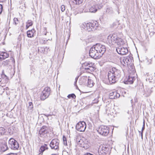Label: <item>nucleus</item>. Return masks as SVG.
I'll return each mask as SVG.
<instances>
[{
  "instance_id": "f257e3e1",
  "label": "nucleus",
  "mask_w": 155,
  "mask_h": 155,
  "mask_svg": "<svg viewBox=\"0 0 155 155\" xmlns=\"http://www.w3.org/2000/svg\"><path fill=\"white\" fill-rule=\"evenodd\" d=\"M120 76V71L116 68H113L108 72V78L110 84L115 83Z\"/></svg>"
},
{
  "instance_id": "f03ea898",
  "label": "nucleus",
  "mask_w": 155,
  "mask_h": 155,
  "mask_svg": "<svg viewBox=\"0 0 155 155\" xmlns=\"http://www.w3.org/2000/svg\"><path fill=\"white\" fill-rule=\"evenodd\" d=\"M107 42L110 45L116 44L118 46L123 45L124 41L122 38L118 37L115 34L109 35L107 38Z\"/></svg>"
},
{
  "instance_id": "7ed1b4c3",
  "label": "nucleus",
  "mask_w": 155,
  "mask_h": 155,
  "mask_svg": "<svg viewBox=\"0 0 155 155\" xmlns=\"http://www.w3.org/2000/svg\"><path fill=\"white\" fill-rule=\"evenodd\" d=\"M89 54L90 56L94 59H99L101 58L94 45L90 48Z\"/></svg>"
},
{
  "instance_id": "20e7f679",
  "label": "nucleus",
  "mask_w": 155,
  "mask_h": 155,
  "mask_svg": "<svg viewBox=\"0 0 155 155\" xmlns=\"http://www.w3.org/2000/svg\"><path fill=\"white\" fill-rule=\"evenodd\" d=\"M97 131L99 134L105 136H107L109 132V128L104 125L101 126Z\"/></svg>"
},
{
  "instance_id": "39448f33",
  "label": "nucleus",
  "mask_w": 155,
  "mask_h": 155,
  "mask_svg": "<svg viewBox=\"0 0 155 155\" xmlns=\"http://www.w3.org/2000/svg\"><path fill=\"white\" fill-rule=\"evenodd\" d=\"M50 87H45L42 91L41 96V99L42 100H44L47 98L50 94Z\"/></svg>"
},
{
  "instance_id": "423d86ee",
  "label": "nucleus",
  "mask_w": 155,
  "mask_h": 155,
  "mask_svg": "<svg viewBox=\"0 0 155 155\" xmlns=\"http://www.w3.org/2000/svg\"><path fill=\"white\" fill-rule=\"evenodd\" d=\"M94 46L101 57L106 51L105 46L100 44H97Z\"/></svg>"
},
{
  "instance_id": "0eeeda50",
  "label": "nucleus",
  "mask_w": 155,
  "mask_h": 155,
  "mask_svg": "<svg viewBox=\"0 0 155 155\" xmlns=\"http://www.w3.org/2000/svg\"><path fill=\"white\" fill-rule=\"evenodd\" d=\"M8 143L10 148L14 150H18L19 147L18 143L13 138H10L8 141Z\"/></svg>"
},
{
  "instance_id": "6e6552de",
  "label": "nucleus",
  "mask_w": 155,
  "mask_h": 155,
  "mask_svg": "<svg viewBox=\"0 0 155 155\" xmlns=\"http://www.w3.org/2000/svg\"><path fill=\"white\" fill-rule=\"evenodd\" d=\"M86 127V124L84 121H80L77 124L76 126V129L80 132L84 131Z\"/></svg>"
},
{
  "instance_id": "1a4fd4ad",
  "label": "nucleus",
  "mask_w": 155,
  "mask_h": 155,
  "mask_svg": "<svg viewBox=\"0 0 155 155\" xmlns=\"http://www.w3.org/2000/svg\"><path fill=\"white\" fill-rule=\"evenodd\" d=\"M108 151V148L103 145H101L99 148L97 155H106Z\"/></svg>"
},
{
  "instance_id": "9d476101",
  "label": "nucleus",
  "mask_w": 155,
  "mask_h": 155,
  "mask_svg": "<svg viewBox=\"0 0 155 155\" xmlns=\"http://www.w3.org/2000/svg\"><path fill=\"white\" fill-rule=\"evenodd\" d=\"M59 144V140L57 139H53L51 142L50 146L52 149L55 150L58 149Z\"/></svg>"
},
{
  "instance_id": "9b49d317",
  "label": "nucleus",
  "mask_w": 155,
  "mask_h": 155,
  "mask_svg": "<svg viewBox=\"0 0 155 155\" xmlns=\"http://www.w3.org/2000/svg\"><path fill=\"white\" fill-rule=\"evenodd\" d=\"M48 129L47 127L45 126H43L39 131V136L43 138L45 137L47 135V134L48 133L47 130Z\"/></svg>"
},
{
  "instance_id": "f8f14e48",
  "label": "nucleus",
  "mask_w": 155,
  "mask_h": 155,
  "mask_svg": "<svg viewBox=\"0 0 155 155\" xmlns=\"http://www.w3.org/2000/svg\"><path fill=\"white\" fill-rule=\"evenodd\" d=\"M132 57L130 56H127L126 57L120 58V62L123 66H125L129 64L132 62Z\"/></svg>"
},
{
  "instance_id": "ddd939ff",
  "label": "nucleus",
  "mask_w": 155,
  "mask_h": 155,
  "mask_svg": "<svg viewBox=\"0 0 155 155\" xmlns=\"http://www.w3.org/2000/svg\"><path fill=\"white\" fill-rule=\"evenodd\" d=\"M116 50L118 54L122 55L126 54L128 52V50L126 48L119 47L117 48Z\"/></svg>"
},
{
  "instance_id": "4468645a",
  "label": "nucleus",
  "mask_w": 155,
  "mask_h": 155,
  "mask_svg": "<svg viewBox=\"0 0 155 155\" xmlns=\"http://www.w3.org/2000/svg\"><path fill=\"white\" fill-rule=\"evenodd\" d=\"M135 79V77L129 75L127 78L124 81V82L125 84H131L133 83Z\"/></svg>"
},
{
  "instance_id": "2eb2a0df",
  "label": "nucleus",
  "mask_w": 155,
  "mask_h": 155,
  "mask_svg": "<svg viewBox=\"0 0 155 155\" xmlns=\"http://www.w3.org/2000/svg\"><path fill=\"white\" fill-rule=\"evenodd\" d=\"M110 99H114L119 98L120 97V94L116 91L112 92L110 93L109 95Z\"/></svg>"
},
{
  "instance_id": "dca6fc26",
  "label": "nucleus",
  "mask_w": 155,
  "mask_h": 155,
  "mask_svg": "<svg viewBox=\"0 0 155 155\" xmlns=\"http://www.w3.org/2000/svg\"><path fill=\"white\" fill-rule=\"evenodd\" d=\"M82 79L87 80V85L88 87H91L93 86L94 84L93 82L91 79L89 78V77H84Z\"/></svg>"
},
{
  "instance_id": "f3484780",
  "label": "nucleus",
  "mask_w": 155,
  "mask_h": 155,
  "mask_svg": "<svg viewBox=\"0 0 155 155\" xmlns=\"http://www.w3.org/2000/svg\"><path fill=\"white\" fill-rule=\"evenodd\" d=\"M102 8V6L99 5H90L89 6V10H99Z\"/></svg>"
},
{
  "instance_id": "a211bd4d",
  "label": "nucleus",
  "mask_w": 155,
  "mask_h": 155,
  "mask_svg": "<svg viewBox=\"0 0 155 155\" xmlns=\"http://www.w3.org/2000/svg\"><path fill=\"white\" fill-rule=\"evenodd\" d=\"M91 24H90L91 26V28L92 29V31H93L94 29H96L98 26V24L97 21H92L91 22Z\"/></svg>"
},
{
  "instance_id": "6ab92c4d",
  "label": "nucleus",
  "mask_w": 155,
  "mask_h": 155,
  "mask_svg": "<svg viewBox=\"0 0 155 155\" xmlns=\"http://www.w3.org/2000/svg\"><path fill=\"white\" fill-rule=\"evenodd\" d=\"M35 32V30L33 29L31 30H29L27 32V35L28 37L31 38L34 36V33Z\"/></svg>"
},
{
  "instance_id": "aec40b11",
  "label": "nucleus",
  "mask_w": 155,
  "mask_h": 155,
  "mask_svg": "<svg viewBox=\"0 0 155 155\" xmlns=\"http://www.w3.org/2000/svg\"><path fill=\"white\" fill-rule=\"evenodd\" d=\"M153 76L152 74H147L146 77V80L149 82H152L153 81Z\"/></svg>"
},
{
  "instance_id": "412c9836",
  "label": "nucleus",
  "mask_w": 155,
  "mask_h": 155,
  "mask_svg": "<svg viewBox=\"0 0 155 155\" xmlns=\"http://www.w3.org/2000/svg\"><path fill=\"white\" fill-rule=\"evenodd\" d=\"M48 149L47 147V145L45 144L43 146H41L39 149V151L42 153L45 150H47Z\"/></svg>"
},
{
  "instance_id": "4be33fe9",
  "label": "nucleus",
  "mask_w": 155,
  "mask_h": 155,
  "mask_svg": "<svg viewBox=\"0 0 155 155\" xmlns=\"http://www.w3.org/2000/svg\"><path fill=\"white\" fill-rule=\"evenodd\" d=\"M8 149L6 144L4 143L1 147V150L2 152H5Z\"/></svg>"
},
{
  "instance_id": "5701e85b",
  "label": "nucleus",
  "mask_w": 155,
  "mask_h": 155,
  "mask_svg": "<svg viewBox=\"0 0 155 155\" xmlns=\"http://www.w3.org/2000/svg\"><path fill=\"white\" fill-rule=\"evenodd\" d=\"M152 92V91L150 89H148L147 92H145L144 95L146 97H149Z\"/></svg>"
},
{
  "instance_id": "b1692460",
  "label": "nucleus",
  "mask_w": 155,
  "mask_h": 155,
  "mask_svg": "<svg viewBox=\"0 0 155 155\" xmlns=\"http://www.w3.org/2000/svg\"><path fill=\"white\" fill-rule=\"evenodd\" d=\"M33 106L32 104V103L31 102H30L29 103V105L28 106V109L30 110V112L32 113L33 111Z\"/></svg>"
},
{
  "instance_id": "393cba45",
  "label": "nucleus",
  "mask_w": 155,
  "mask_h": 155,
  "mask_svg": "<svg viewBox=\"0 0 155 155\" xmlns=\"http://www.w3.org/2000/svg\"><path fill=\"white\" fill-rule=\"evenodd\" d=\"M91 24V22H89L88 23H87V28L86 29L88 31H92V29L91 28V26L90 25Z\"/></svg>"
},
{
  "instance_id": "a878e982",
  "label": "nucleus",
  "mask_w": 155,
  "mask_h": 155,
  "mask_svg": "<svg viewBox=\"0 0 155 155\" xmlns=\"http://www.w3.org/2000/svg\"><path fill=\"white\" fill-rule=\"evenodd\" d=\"M0 54L2 55V57L4 60L8 57V54L6 52L1 53Z\"/></svg>"
},
{
  "instance_id": "bb28decb",
  "label": "nucleus",
  "mask_w": 155,
  "mask_h": 155,
  "mask_svg": "<svg viewBox=\"0 0 155 155\" xmlns=\"http://www.w3.org/2000/svg\"><path fill=\"white\" fill-rule=\"evenodd\" d=\"M94 67H92V65H91V66H90L89 67H87L85 68V69L87 71H94L95 70Z\"/></svg>"
},
{
  "instance_id": "cd10ccee",
  "label": "nucleus",
  "mask_w": 155,
  "mask_h": 155,
  "mask_svg": "<svg viewBox=\"0 0 155 155\" xmlns=\"http://www.w3.org/2000/svg\"><path fill=\"white\" fill-rule=\"evenodd\" d=\"M32 25V22L31 20H28L26 23V27L27 28H28L30 26H31Z\"/></svg>"
},
{
  "instance_id": "c85d7f7f",
  "label": "nucleus",
  "mask_w": 155,
  "mask_h": 155,
  "mask_svg": "<svg viewBox=\"0 0 155 155\" xmlns=\"http://www.w3.org/2000/svg\"><path fill=\"white\" fill-rule=\"evenodd\" d=\"M5 133V130L3 127H0V136L4 134Z\"/></svg>"
},
{
  "instance_id": "c756f323",
  "label": "nucleus",
  "mask_w": 155,
  "mask_h": 155,
  "mask_svg": "<svg viewBox=\"0 0 155 155\" xmlns=\"http://www.w3.org/2000/svg\"><path fill=\"white\" fill-rule=\"evenodd\" d=\"M83 0H75L74 1H73V3L76 5L80 4L81 3L83 2Z\"/></svg>"
},
{
  "instance_id": "7c9ffc66",
  "label": "nucleus",
  "mask_w": 155,
  "mask_h": 155,
  "mask_svg": "<svg viewBox=\"0 0 155 155\" xmlns=\"http://www.w3.org/2000/svg\"><path fill=\"white\" fill-rule=\"evenodd\" d=\"M76 142L78 143V144L80 146H82V143H83V140H80L78 138H77L76 139Z\"/></svg>"
},
{
  "instance_id": "2f4dec72",
  "label": "nucleus",
  "mask_w": 155,
  "mask_h": 155,
  "mask_svg": "<svg viewBox=\"0 0 155 155\" xmlns=\"http://www.w3.org/2000/svg\"><path fill=\"white\" fill-rule=\"evenodd\" d=\"M76 96L74 94H69L67 96V97L68 98H72L73 99H75L76 98Z\"/></svg>"
},
{
  "instance_id": "473e14b6",
  "label": "nucleus",
  "mask_w": 155,
  "mask_h": 155,
  "mask_svg": "<svg viewBox=\"0 0 155 155\" xmlns=\"http://www.w3.org/2000/svg\"><path fill=\"white\" fill-rule=\"evenodd\" d=\"M45 50V48L43 47H40L38 48V51L39 52L43 53Z\"/></svg>"
},
{
  "instance_id": "72a5a7b5",
  "label": "nucleus",
  "mask_w": 155,
  "mask_h": 155,
  "mask_svg": "<svg viewBox=\"0 0 155 155\" xmlns=\"http://www.w3.org/2000/svg\"><path fill=\"white\" fill-rule=\"evenodd\" d=\"M14 23L15 25H16L18 24L19 23L18 19L17 18H14L13 19Z\"/></svg>"
},
{
  "instance_id": "f704fd0d",
  "label": "nucleus",
  "mask_w": 155,
  "mask_h": 155,
  "mask_svg": "<svg viewBox=\"0 0 155 155\" xmlns=\"http://www.w3.org/2000/svg\"><path fill=\"white\" fill-rule=\"evenodd\" d=\"M63 140L64 144L65 145H67V142L66 138L64 136H63Z\"/></svg>"
},
{
  "instance_id": "c9c22d12",
  "label": "nucleus",
  "mask_w": 155,
  "mask_h": 155,
  "mask_svg": "<svg viewBox=\"0 0 155 155\" xmlns=\"http://www.w3.org/2000/svg\"><path fill=\"white\" fill-rule=\"evenodd\" d=\"M81 26L83 29H86L87 23H83L82 24Z\"/></svg>"
},
{
  "instance_id": "e433bc0d",
  "label": "nucleus",
  "mask_w": 155,
  "mask_h": 155,
  "mask_svg": "<svg viewBox=\"0 0 155 155\" xmlns=\"http://www.w3.org/2000/svg\"><path fill=\"white\" fill-rule=\"evenodd\" d=\"M83 12V11H81L80 10H76L74 12V14L75 15H76L78 13H82Z\"/></svg>"
},
{
  "instance_id": "4c0bfd02",
  "label": "nucleus",
  "mask_w": 155,
  "mask_h": 155,
  "mask_svg": "<svg viewBox=\"0 0 155 155\" xmlns=\"http://www.w3.org/2000/svg\"><path fill=\"white\" fill-rule=\"evenodd\" d=\"M61 10H65V6L64 5H62L61 6Z\"/></svg>"
},
{
  "instance_id": "58836bf2",
  "label": "nucleus",
  "mask_w": 155,
  "mask_h": 155,
  "mask_svg": "<svg viewBox=\"0 0 155 155\" xmlns=\"http://www.w3.org/2000/svg\"><path fill=\"white\" fill-rule=\"evenodd\" d=\"M144 128H145V125H143V127H142V132L141 133V135H142H142H143V130H144Z\"/></svg>"
},
{
  "instance_id": "ea45409f",
  "label": "nucleus",
  "mask_w": 155,
  "mask_h": 155,
  "mask_svg": "<svg viewBox=\"0 0 155 155\" xmlns=\"http://www.w3.org/2000/svg\"><path fill=\"white\" fill-rule=\"evenodd\" d=\"M97 10H93V11H89V12H91V13H95L97 11ZM88 12V11H86L85 10L84 11V12Z\"/></svg>"
},
{
  "instance_id": "a19ab883",
  "label": "nucleus",
  "mask_w": 155,
  "mask_h": 155,
  "mask_svg": "<svg viewBox=\"0 0 155 155\" xmlns=\"http://www.w3.org/2000/svg\"><path fill=\"white\" fill-rule=\"evenodd\" d=\"M2 75L5 76V77H7L6 75L4 73V71L3 70L2 71Z\"/></svg>"
},
{
  "instance_id": "79ce46f5",
  "label": "nucleus",
  "mask_w": 155,
  "mask_h": 155,
  "mask_svg": "<svg viewBox=\"0 0 155 155\" xmlns=\"http://www.w3.org/2000/svg\"><path fill=\"white\" fill-rule=\"evenodd\" d=\"M88 65L89 67V66H91V65H92V67H93V66H94V64H93L92 63H88Z\"/></svg>"
},
{
  "instance_id": "37998d69",
  "label": "nucleus",
  "mask_w": 155,
  "mask_h": 155,
  "mask_svg": "<svg viewBox=\"0 0 155 155\" xmlns=\"http://www.w3.org/2000/svg\"><path fill=\"white\" fill-rule=\"evenodd\" d=\"M84 155H93L91 154L90 153H87L85 154H84Z\"/></svg>"
},
{
  "instance_id": "c03bdc74",
  "label": "nucleus",
  "mask_w": 155,
  "mask_h": 155,
  "mask_svg": "<svg viewBox=\"0 0 155 155\" xmlns=\"http://www.w3.org/2000/svg\"><path fill=\"white\" fill-rule=\"evenodd\" d=\"M3 7L2 5L0 4V10H2Z\"/></svg>"
},
{
  "instance_id": "a18cd8bd",
  "label": "nucleus",
  "mask_w": 155,
  "mask_h": 155,
  "mask_svg": "<svg viewBox=\"0 0 155 155\" xmlns=\"http://www.w3.org/2000/svg\"><path fill=\"white\" fill-rule=\"evenodd\" d=\"M5 0H0V2H3Z\"/></svg>"
},
{
  "instance_id": "49530a36",
  "label": "nucleus",
  "mask_w": 155,
  "mask_h": 155,
  "mask_svg": "<svg viewBox=\"0 0 155 155\" xmlns=\"http://www.w3.org/2000/svg\"><path fill=\"white\" fill-rule=\"evenodd\" d=\"M77 80H78V78H76L75 79V80L76 81V82H77Z\"/></svg>"
},
{
  "instance_id": "de8ad7c7",
  "label": "nucleus",
  "mask_w": 155,
  "mask_h": 155,
  "mask_svg": "<svg viewBox=\"0 0 155 155\" xmlns=\"http://www.w3.org/2000/svg\"><path fill=\"white\" fill-rule=\"evenodd\" d=\"M143 125H145V120H143Z\"/></svg>"
},
{
  "instance_id": "09e8293b",
  "label": "nucleus",
  "mask_w": 155,
  "mask_h": 155,
  "mask_svg": "<svg viewBox=\"0 0 155 155\" xmlns=\"http://www.w3.org/2000/svg\"><path fill=\"white\" fill-rule=\"evenodd\" d=\"M2 10H0V14H1L2 12Z\"/></svg>"
},
{
  "instance_id": "8fccbe9b",
  "label": "nucleus",
  "mask_w": 155,
  "mask_h": 155,
  "mask_svg": "<svg viewBox=\"0 0 155 155\" xmlns=\"http://www.w3.org/2000/svg\"><path fill=\"white\" fill-rule=\"evenodd\" d=\"M12 154H13V153H10V154H8L7 155H12Z\"/></svg>"
},
{
  "instance_id": "3c124183",
  "label": "nucleus",
  "mask_w": 155,
  "mask_h": 155,
  "mask_svg": "<svg viewBox=\"0 0 155 155\" xmlns=\"http://www.w3.org/2000/svg\"><path fill=\"white\" fill-rule=\"evenodd\" d=\"M49 116H51V114H48L47 115V117Z\"/></svg>"
},
{
  "instance_id": "603ef678",
  "label": "nucleus",
  "mask_w": 155,
  "mask_h": 155,
  "mask_svg": "<svg viewBox=\"0 0 155 155\" xmlns=\"http://www.w3.org/2000/svg\"><path fill=\"white\" fill-rule=\"evenodd\" d=\"M51 155H57V154H52Z\"/></svg>"
},
{
  "instance_id": "864d4df0",
  "label": "nucleus",
  "mask_w": 155,
  "mask_h": 155,
  "mask_svg": "<svg viewBox=\"0 0 155 155\" xmlns=\"http://www.w3.org/2000/svg\"><path fill=\"white\" fill-rule=\"evenodd\" d=\"M77 82H76V81H75L74 82V85H75V84H76Z\"/></svg>"
},
{
  "instance_id": "5fc2aeb1",
  "label": "nucleus",
  "mask_w": 155,
  "mask_h": 155,
  "mask_svg": "<svg viewBox=\"0 0 155 155\" xmlns=\"http://www.w3.org/2000/svg\"><path fill=\"white\" fill-rule=\"evenodd\" d=\"M12 71V70H10V69H8V71Z\"/></svg>"
},
{
  "instance_id": "6e6d98bb",
  "label": "nucleus",
  "mask_w": 155,
  "mask_h": 155,
  "mask_svg": "<svg viewBox=\"0 0 155 155\" xmlns=\"http://www.w3.org/2000/svg\"><path fill=\"white\" fill-rule=\"evenodd\" d=\"M14 73L13 74V73H12V74H11V75H12L13 74H14Z\"/></svg>"
},
{
  "instance_id": "4d7b16f0",
  "label": "nucleus",
  "mask_w": 155,
  "mask_h": 155,
  "mask_svg": "<svg viewBox=\"0 0 155 155\" xmlns=\"http://www.w3.org/2000/svg\"><path fill=\"white\" fill-rule=\"evenodd\" d=\"M72 0V2H73V1H74L75 0Z\"/></svg>"
},
{
  "instance_id": "13d9d810",
  "label": "nucleus",
  "mask_w": 155,
  "mask_h": 155,
  "mask_svg": "<svg viewBox=\"0 0 155 155\" xmlns=\"http://www.w3.org/2000/svg\"><path fill=\"white\" fill-rule=\"evenodd\" d=\"M64 10H61V11H62V12H64Z\"/></svg>"
},
{
  "instance_id": "bf43d9fd",
  "label": "nucleus",
  "mask_w": 155,
  "mask_h": 155,
  "mask_svg": "<svg viewBox=\"0 0 155 155\" xmlns=\"http://www.w3.org/2000/svg\"><path fill=\"white\" fill-rule=\"evenodd\" d=\"M1 81V79L0 78V82Z\"/></svg>"
},
{
  "instance_id": "052dcab7",
  "label": "nucleus",
  "mask_w": 155,
  "mask_h": 155,
  "mask_svg": "<svg viewBox=\"0 0 155 155\" xmlns=\"http://www.w3.org/2000/svg\"><path fill=\"white\" fill-rule=\"evenodd\" d=\"M154 79H155V76L154 77Z\"/></svg>"
},
{
  "instance_id": "680f3d73",
  "label": "nucleus",
  "mask_w": 155,
  "mask_h": 155,
  "mask_svg": "<svg viewBox=\"0 0 155 155\" xmlns=\"http://www.w3.org/2000/svg\"><path fill=\"white\" fill-rule=\"evenodd\" d=\"M73 11H75V10H72Z\"/></svg>"
}]
</instances>
